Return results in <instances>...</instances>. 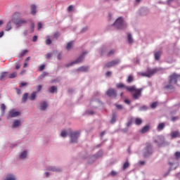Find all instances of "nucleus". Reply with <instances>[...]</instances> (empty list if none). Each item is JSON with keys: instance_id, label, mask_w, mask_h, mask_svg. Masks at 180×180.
<instances>
[{"instance_id": "nucleus-38", "label": "nucleus", "mask_w": 180, "mask_h": 180, "mask_svg": "<svg viewBox=\"0 0 180 180\" xmlns=\"http://www.w3.org/2000/svg\"><path fill=\"white\" fill-rule=\"evenodd\" d=\"M57 91V88H56V86H52L49 89V91L50 94H54Z\"/></svg>"}, {"instance_id": "nucleus-9", "label": "nucleus", "mask_w": 180, "mask_h": 180, "mask_svg": "<svg viewBox=\"0 0 180 180\" xmlns=\"http://www.w3.org/2000/svg\"><path fill=\"white\" fill-rule=\"evenodd\" d=\"M154 143H155L158 147H161V146H165V138L162 136H158L155 138Z\"/></svg>"}, {"instance_id": "nucleus-16", "label": "nucleus", "mask_w": 180, "mask_h": 180, "mask_svg": "<svg viewBox=\"0 0 180 180\" xmlns=\"http://www.w3.org/2000/svg\"><path fill=\"white\" fill-rule=\"evenodd\" d=\"M46 170L51 171L52 172H61L62 169L59 167L48 166L46 167Z\"/></svg>"}, {"instance_id": "nucleus-49", "label": "nucleus", "mask_w": 180, "mask_h": 180, "mask_svg": "<svg viewBox=\"0 0 180 180\" xmlns=\"http://www.w3.org/2000/svg\"><path fill=\"white\" fill-rule=\"evenodd\" d=\"M130 164L129 163V162H126L124 165H123V169H127V168H129Z\"/></svg>"}, {"instance_id": "nucleus-54", "label": "nucleus", "mask_w": 180, "mask_h": 180, "mask_svg": "<svg viewBox=\"0 0 180 180\" xmlns=\"http://www.w3.org/2000/svg\"><path fill=\"white\" fill-rule=\"evenodd\" d=\"M86 115H90L91 116H92V115L95 114V112L92 110H87V111H86Z\"/></svg>"}, {"instance_id": "nucleus-55", "label": "nucleus", "mask_w": 180, "mask_h": 180, "mask_svg": "<svg viewBox=\"0 0 180 180\" xmlns=\"http://www.w3.org/2000/svg\"><path fill=\"white\" fill-rule=\"evenodd\" d=\"M45 65H41L39 68V71H43L44 70Z\"/></svg>"}, {"instance_id": "nucleus-29", "label": "nucleus", "mask_w": 180, "mask_h": 180, "mask_svg": "<svg viewBox=\"0 0 180 180\" xmlns=\"http://www.w3.org/2000/svg\"><path fill=\"white\" fill-rule=\"evenodd\" d=\"M12 29V20L9 21L6 26V32H9Z\"/></svg>"}, {"instance_id": "nucleus-61", "label": "nucleus", "mask_w": 180, "mask_h": 180, "mask_svg": "<svg viewBox=\"0 0 180 180\" xmlns=\"http://www.w3.org/2000/svg\"><path fill=\"white\" fill-rule=\"evenodd\" d=\"M179 117H172V122H176L178 120Z\"/></svg>"}, {"instance_id": "nucleus-1", "label": "nucleus", "mask_w": 180, "mask_h": 180, "mask_svg": "<svg viewBox=\"0 0 180 180\" xmlns=\"http://www.w3.org/2000/svg\"><path fill=\"white\" fill-rule=\"evenodd\" d=\"M18 16H19V13H15L14 15H13L11 22L13 23V25H15V26H18V27H21V26H23V25H26V23H27V20L25 18H19Z\"/></svg>"}, {"instance_id": "nucleus-51", "label": "nucleus", "mask_w": 180, "mask_h": 180, "mask_svg": "<svg viewBox=\"0 0 180 180\" xmlns=\"http://www.w3.org/2000/svg\"><path fill=\"white\" fill-rule=\"evenodd\" d=\"M174 155L176 157V159H174V160H176H176H179L180 158V152H176L174 153Z\"/></svg>"}, {"instance_id": "nucleus-36", "label": "nucleus", "mask_w": 180, "mask_h": 180, "mask_svg": "<svg viewBox=\"0 0 180 180\" xmlns=\"http://www.w3.org/2000/svg\"><path fill=\"white\" fill-rule=\"evenodd\" d=\"M134 81V77H133V75H130L128 77V79H127V82L128 84H131V82H133Z\"/></svg>"}, {"instance_id": "nucleus-47", "label": "nucleus", "mask_w": 180, "mask_h": 180, "mask_svg": "<svg viewBox=\"0 0 180 180\" xmlns=\"http://www.w3.org/2000/svg\"><path fill=\"white\" fill-rule=\"evenodd\" d=\"M157 106H158V102H154L150 105V108L152 109H155V108H157Z\"/></svg>"}, {"instance_id": "nucleus-41", "label": "nucleus", "mask_w": 180, "mask_h": 180, "mask_svg": "<svg viewBox=\"0 0 180 180\" xmlns=\"http://www.w3.org/2000/svg\"><path fill=\"white\" fill-rule=\"evenodd\" d=\"M141 123H143V120L141 118H136L135 124H136V126H140Z\"/></svg>"}, {"instance_id": "nucleus-58", "label": "nucleus", "mask_w": 180, "mask_h": 180, "mask_svg": "<svg viewBox=\"0 0 180 180\" xmlns=\"http://www.w3.org/2000/svg\"><path fill=\"white\" fill-rule=\"evenodd\" d=\"M72 9H74V6H70L68 8V12L72 11Z\"/></svg>"}, {"instance_id": "nucleus-4", "label": "nucleus", "mask_w": 180, "mask_h": 180, "mask_svg": "<svg viewBox=\"0 0 180 180\" xmlns=\"http://www.w3.org/2000/svg\"><path fill=\"white\" fill-rule=\"evenodd\" d=\"M86 54H88V52L84 51L79 56V58H77L75 60L68 63L65 65V67L67 68H69V67H72V65H75V64H79L81 63L82 61H84V58H85V56H86Z\"/></svg>"}, {"instance_id": "nucleus-53", "label": "nucleus", "mask_w": 180, "mask_h": 180, "mask_svg": "<svg viewBox=\"0 0 180 180\" xmlns=\"http://www.w3.org/2000/svg\"><path fill=\"white\" fill-rule=\"evenodd\" d=\"M46 58H47L48 60H50V58L53 57V53H48L46 54Z\"/></svg>"}, {"instance_id": "nucleus-7", "label": "nucleus", "mask_w": 180, "mask_h": 180, "mask_svg": "<svg viewBox=\"0 0 180 180\" xmlns=\"http://www.w3.org/2000/svg\"><path fill=\"white\" fill-rule=\"evenodd\" d=\"M169 169L167 174H164L163 176L165 178L166 176H168L169 175V172L171 171L176 169L179 166V164L176 161V160H174L172 162H169Z\"/></svg>"}, {"instance_id": "nucleus-22", "label": "nucleus", "mask_w": 180, "mask_h": 180, "mask_svg": "<svg viewBox=\"0 0 180 180\" xmlns=\"http://www.w3.org/2000/svg\"><path fill=\"white\" fill-rule=\"evenodd\" d=\"M4 180H18V178L14 174H8Z\"/></svg>"}, {"instance_id": "nucleus-30", "label": "nucleus", "mask_w": 180, "mask_h": 180, "mask_svg": "<svg viewBox=\"0 0 180 180\" xmlns=\"http://www.w3.org/2000/svg\"><path fill=\"white\" fill-rule=\"evenodd\" d=\"M150 130V127L149 125H146L145 127H143L142 128V129L141 130V132L144 134V133H147V131H148Z\"/></svg>"}, {"instance_id": "nucleus-39", "label": "nucleus", "mask_w": 180, "mask_h": 180, "mask_svg": "<svg viewBox=\"0 0 180 180\" xmlns=\"http://www.w3.org/2000/svg\"><path fill=\"white\" fill-rule=\"evenodd\" d=\"M8 75V72H3L0 75V81H2Z\"/></svg>"}, {"instance_id": "nucleus-11", "label": "nucleus", "mask_w": 180, "mask_h": 180, "mask_svg": "<svg viewBox=\"0 0 180 180\" xmlns=\"http://www.w3.org/2000/svg\"><path fill=\"white\" fill-rule=\"evenodd\" d=\"M180 75L176 73H173L169 76V82L170 84H173L174 85H176L178 82V79H179Z\"/></svg>"}, {"instance_id": "nucleus-10", "label": "nucleus", "mask_w": 180, "mask_h": 180, "mask_svg": "<svg viewBox=\"0 0 180 180\" xmlns=\"http://www.w3.org/2000/svg\"><path fill=\"white\" fill-rule=\"evenodd\" d=\"M103 155V151L100 150L98 151L96 154L92 155L91 158L89 159V164H93V162H95L96 160H98V158H101Z\"/></svg>"}, {"instance_id": "nucleus-18", "label": "nucleus", "mask_w": 180, "mask_h": 180, "mask_svg": "<svg viewBox=\"0 0 180 180\" xmlns=\"http://www.w3.org/2000/svg\"><path fill=\"white\" fill-rule=\"evenodd\" d=\"M20 126H22V122L20 121V120H15L13 122V129H18V127H20Z\"/></svg>"}, {"instance_id": "nucleus-21", "label": "nucleus", "mask_w": 180, "mask_h": 180, "mask_svg": "<svg viewBox=\"0 0 180 180\" xmlns=\"http://www.w3.org/2000/svg\"><path fill=\"white\" fill-rule=\"evenodd\" d=\"M89 68L88 66H82L77 69L79 72H88Z\"/></svg>"}, {"instance_id": "nucleus-24", "label": "nucleus", "mask_w": 180, "mask_h": 180, "mask_svg": "<svg viewBox=\"0 0 180 180\" xmlns=\"http://www.w3.org/2000/svg\"><path fill=\"white\" fill-rule=\"evenodd\" d=\"M27 98H29V94L25 93L21 98L22 103H26Z\"/></svg>"}, {"instance_id": "nucleus-56", "label": "nucleus", "mask_w": 180, "mask_h": 180, "mask_svg": "<svg viewBox=\"0 0 180 180\" xmlns=\"http://www.w3.org/2000/svg\"><path fill=\"white\" fill-rule=\"evenodd\" d=\"M46 44H47V45L51 44V39H50L48 38V39L46 40Z\"/></svg>"}, {"instance_id": "nucleus-44", "label": "nucleus", "mask_w": 180, "mask_h": 180, "mask_svg": "<svg viewBox=\"0 0 180 180\" xmlns=\"http://www.w3.org/2000/svg\"><path fill=\"white\" fill-rule=\"evenodd\" d=\"M116 117H117V115H116V113H113L112 119H111V123L112 124H113L116 122Z\"/></svg>"}, {"instance_id": "nucleus-50", "label": "nucleus", "mask_w": 180, "mask_h": 180, "mask_svg": "<svg viewBox=\"0 0 180 180\" xmlns=\"http://www.w3.org/2000/svg\"><path fill=\"white\" fill-rule=\"evenodd\" d=\"M115 53V49H112L111 51H110L108 53V54H107L108 57H110V56H113V53Z\"/></svg>"}, {"instance_id": "nucleus-35", "label": "nucleus", "mask_w": 180, "mask_h": 180, "mask_svg": "<svg viewBox=\"0 0 180 180\" xmlns=\"http://www.w3.org/2000/svg\"><path fill=\"white\" fill-rule=\"evenodd\" d=\"M127 40H128V44H133V37L131 36V34H127Z\"/></svg>"}, {"instance_id": "nucleus-43", "label": "nucleus", "mask_w": 180, "mask_h": 180, "mask_svg": "<svg viewBox=\"0 0 180 180\" xmlns=\"http://www.w3.org/2000/svg\"><path fill=\"white\" fill-rule=\"evenodd\" d=\"M30 33H33L34 32V22H32L30 26Z\"/></svg>"}, {"instance_id": "nucleus-20", "label": "nucleus", "mask_w": 180, "mask_h": 180, "mask_svg": "<svg viewBox=\"0 0 180 180\" xmlns=\"http://www.w3.org/2000/svg\"><path fill=\"white\" fill-rule=\"evenodd\" d=\"M30 11H31V14H32L33 15H36V13H37V6L34 4H32L30 6Z\"/></svg>"}, {"instance_id": "nucleus-45", "label": "nucleus", "mask_w": 180, "mask_h": 180, "mask_svg": "<svg viewBox=\"0 0 180 180\" xmlns=\"http://www.w3.org/2000/svg\"><path fill=\"white\" fill-rule=\"evenodd\" d=\"M60 82V78L57 77L51 80V84H58Z\"/></svg>"}, {"instance_id": "nucleus-15", "label": "nucleus", "mask_w": 180, "mask_h": 180, "mask_svg": "<svg viewBox=\"0 0 180 180\" xmlns=\"http://www.w3.org/2000/svg\"><path fill=\"white\" fill-rule=\"evenodd\" d=\"M120 63V59H115L110 62H108L106 65H105V68H110V67H115V65H117Z\"/></svg>"}, {"instance_id": "nucleus-48", "label": "nucleus", "mask_w": 180, "mask_h": 180, "mask_svg": "<svg viewBox=\"0 0 180 180\" xmlns=\"http://www.w3.org/2000/svg\"><path fill=\"white\" fill-rule=\"evenodd\" d=\"M115 105L116 106L117 109L118 110H122L123 109H124V108L123 107L122 105H120V104H115Z\"/></svg>"}, {"instance_id": "nucleus-23", "label": "nucleus", "mask_w": 180, "mask_h": 180, "mask_svg": "<svg viewBox=\"0 0 180 180\" xmlns=\"http://www.w3.org/2000/svg\"><path fill=\"white\" fill-rule=\"evenodd\" d=\"M27 157V150H23L20 153L19 158L20 160H25Z\"/></svg>"}, {"instance_id": "nucleus-32", "label": "nucleus", "mask_w": 180, "mask_h": 180, "mask_svg": "<svg viewBox=\"0 0 180 180\" xmlns=\"http://www.w3.org/2000/svg\"><path fill=\"white\" fill-rule=\"evenodd\" d=\"M165 128V124H164V122L159 124L158 126V131H162V130H164Z\"/></svg>"}, {"instance_id": "nucleus-62", "label": "nucleus", "mask_w": 180, "mask_h": 180, "mask_svg": "<svg viewBox=\"0 0 180 180\" xmlns=\"http://www.w3.org/2000/svg\"><path fill=\"white\" fill-rule=\"evenodd\" d=\"M133 123V122H131V120H129L127 123V127H130V126H131V124Z\"/></svg>"}, {"instance_id": "nucleus-52", "label": "nucleus", "mask_w": 180, "mask_h": 180, "mask_svg": "<svg viewBox=\"0 0 180 180\" xmlns=\"http://www.w3.org/2000/svg\"><path fill=\"white\" fill-rule=\"evenodd\" d=\"M61 137H63L64 139H65V137H67V131H63L60 134Z\"/></svg>"}, {"instance_id": "nucleus-64", "label": "nucleus", "mask_w": 180, "mask_h": 180, "mask_svg": "<svg viewBox=\"0 0 180 180\" xmlns=\"http://www.w3.org/2000/svg\"><path fill=\"white\" fill-rule=\"evenodd\" d=\"M106 77H110V75H112V72L108 71L105 73Z\"/></svg>"}, {"instance_id": "nucleus-60", "label": "nucleus", "mask_w": 180, "mask_h": 180, "mask_svg": "<svg viewBox=\"0 0 180 180\" xmlns=\"http://www.w3.org/2000/svg\"><path fill=\"white\" fill-rule=\"evenodd\" d=\"M43 27V24L41 22H38V30H40Z\"/></svg>"}, {"instance_id": "nucleus-2", "label": "nucleus", "mask_w": 180, "mask_h": 180, "mask_svg": "<svg viewBox=\"0 0 180 180\" xmlns=\"http://www.w3.org/2000/svg\"><path fill=\"white\" fill-rule=\"evenodd\" d=\"M127 90L129 91V92L133 93L132 97L135 100L140 99L141 98V93L143 92V88L137 89L136 86H131L130 87H127Z\"/></svg>"}, {"instance_id": "nucleus-8", "label": "nucleus", "mask_w": 180, "mask_h": 180, "mask_svg": "<svg viewBox=\"0 0 180 180\" xmlns=\"http://www.w3.org/2000/svg\"><path fill=\"white\" fill-rule=\"evenodd\" d=\"M153 153V146L150 145V143H146V146L144 148L143 157H145V158H147V157H150V155H151Z\"/></svg>"}, {"instance_id": "nucleus-57", "label": "nucleus", "mask_w": 180, "mask_h": 180, "mask_svg": "<svg viewBox=\"0 0 180 180\" xmlns=\"http://www.w3.org/2000/svg\"><path fill=\"white\" fill-rule=\"evenodd\" d=\"M57 58H58V60H62L63 54H61V53H58Z\"/></svg>"}, {"instance_id": "nucleus-28", "label": "nucleus", "mask_w": 180, "mask_h": 180, "mask_svg": "<svg viewBox=\"0 0 180 180\" xmlns=\"http://www.w3.org/2000/svg\"><path fill=\"white\" fill-rule=\"evenodd\" d=\"M46 75H49V73L46 72H43L42 74L38 77V80L42 81L44 79V77H46Z\"/></svg>"}, {"instance_id": "nucleus-37", "label": "nucleus", "mask_w": 180, "mask_h": 180, "mask_svg": "<svg viewBox=\"0 0 180 180\" xmlns=\"http://www.w3.org/2000/svg\"><path fill=\"white\" fill-rule=\"evenodd\" d=\"M0 109L1 110V115H5V110L6 109V105L4 103L1 104Z\"/></svg>"}, {"instance_id": "nucleus-59", "label": "nucleus", "mask_w": 180, "mask_h": 180, "mask_svg": "<svg viewBox=\"0 0 180 180\" xmlns=\"http://www.w3.org/2000/svg\"><path fill=\"white\" fill-rule=\"evenodd\" d=\"M26 85H27V83L22 82L21 84L20 85V88H23V86H26Z\"/></svg>"}, {"instance_id": "nucleus-33", "label": "nucleus", "mask_w": 180, "mask_h": 180, "mask_svg": "<svg viewBox=\"0 0 180 180\" xmlns=\"http://www.w3.org/2000/svg\"><path fill=\"white\" fill-rule=\"evenodd\" d=\"M117 88L120 89V88H124V89H127V88H130V86H127L122 83H118L116 84Z\"/></svg>"}, {"instance_id": "nucleus-5", "label": "nucleus", "mask_w": 180, "mask_h": 180, "mask_svg": "<svg viewBox=\"0 0 180 180\" xmlns=\"http://www.w3.org/2000/svg\"><path fill=\"white\" fill-rule=\"evenodd\" d=\"M70 134V143L73 144H77V143H78V139H79L81 136V131H71Z\"/></svg>"}, {"instance_id": "nucleus-13", "label": "nucleus", "mask_w": 180, "mask_h": 180, "mask_svg": "<svg viewBox=\"0 0 180 180\" xmlns=\"http://www.w3.org/2000/svg\"><path fill=\"white\" fill-rule=\"evenodd\" d=\"M20 115V112L16 111V110H11L8 112V115L7 116V119L9 120V119L12 117H18Z\"/></svg>"}, {"instance_id": "nucleus-31", "label": "nucleus", "mask_w": 180, "mask_h": 180, "mask_svg": "<svg viewBox=\"0 0 180 180\" xmlns=\"http://www.w3.org/2000/svg\"><path fill=\"white\" fill-rule=\"evenodd\" d=\"M72 47H74V42L73 41H70L69 43H68L67 46H66V50H72Z\"/></svg>"}, {"instance_id": "nucleus-26", "label": "nucleus", "mask_w": 180, "mask_h": 180, "mask_svg": "<svg viewBox=\"0 0 180 180\" xmlns=\"http://www.w3.org/2000/svg\"><path fill=\"white\" fill-rule=\"evenodd\" d=\"M36 96H37V91H33L30 96L28 97V98L30 99V101H34V99H36Z\"/></svg>"}, {"instance_id": "nucleus-17", "label": "nucleus", "mask_w": 180, "mask_h": 180, "mask_svg": "<svg viewBox=\"0 0 180 180\" xmlns=\"http://www.w3.org/2000/svg\"><path fill=\"white\" fill-rule=\"evenodd\" d=\"M139 14L141 15V16H146V15H148V12H150V10H148V8L143 7L139 9Z\"/></svg>"}, {"instance_id": "nucleus-42", "label": "nucleus", "mask_w": 180, "mask_h": 180, "mask_svg": "<svg viewBox=\"0 0 180 180\" xmlns=\"http://www.w3.org/2000/svg\"><path fill=\"white\" fill-rule=\"evenodd\" d=\"M17 75H18V73L16 72H13L9 75L8 78H11V79L16 78Z\"/></svg>"}, {"instance_id": "nucleus-19", "label": "nucleus", "mask_w": 180, "mask_h": 180, "mask_svg": "<svg viewBox=\"0 0 180 180\" xmlns=\"http://www.w3.org/2000/svg\"><path fill=\"white\" fill-rule=\"evenodd\" d=\"M174 86L175 84L171 83V82H169V83L164 86V89H166V91H172Z\"/></svg>"}, {"instance_id": "nucleus-40", "label": "nucleus", "mask_w": 180, "mask_h": 180, "mask_svg": "<svg viewBox=\"0 0 180 180\" xmlns=\"http://www.w3.org/2000/svg\"><path fill=\"white\" fill-rule=\"evenodd\" d=\"M27 51H28L27 50H23L22 52H20L18 55L19 58H22V57H25Z\"/></svg>"}, {"instance_id": "nucleus-6", "label": "nucleus", "mask_w": 180, "mask_h": 180, "mask_svg": "<svg viewBox=\"0 0 180 180\" xmlns=\"http://www.w3.org/2000/svg\"><path fill=\"white\" fill-rule=\"evenodd\" d=\"M161 68H156L154 69H149L148 72H143L141 74L142 77H148V78H151L154 75V74H157L159 71H161Z\"/></svg>"}, {"instance_id": "nucleus-46", "label": "nucleus", "mask_w": 180, "mask_h": 180, "mask_svg": "<svg viewBox=\"0 0 180 180\" xmlns=\"http://www.w3.org/2000/svg\"><path fill=\"white\" fill-rule=\"evenodd\" d=\"M58 37H60V34L58 32H56L53 37L52 39L54 40H57V39H58Z\"/></svg>"}, {"instance_id": "nucleus-27", "label": "nucleus", "mask_w": 180, "mask_h": 180, "mask_svg": "<svg viewBox=\"0 0 180 180\" xmlns=\"http://www.w3.org/2000/svg\"><path fill=\"white\" fill-rule=\"evenodd\" d=\"M162 56V51H158L156 53H155V59L158 61L160 60V57Z\"/></svg>"}, {"instance_id": "nucleus-25", "label": "nucleus", "mask_w": 180, "mask_h": 180, "mask_svg": "<svg viewBox=\"0 0 180 180\" xmlns=\"http://www.w3.org/2000/svg\"><path fill=\"white\" fill-rule=\"evenodd\" d=\"M170 136L172 139H176V137H179V131H173L171 134Z\"/></svg>"}, {"instance_id": "nucleus-34", "label": "nucleus", "mask_w": 180, "mask_h": 180, "mask_svg": "<svg viewBox=\"0 0 180 180\" xmlns=\"http://www.w3.org/2000/svg\"><path fill=\"white\" fill-rule=\"evenodd\" d=\"M150 108L147 105H142L139 108L140 112H146V110H148Z\"/></svg>"}, {"instance_id": "nucleus-12", "label": "nucleus", "mask_w": 180, "mask_h": 180, "mask_svg": "<svg viewBox=\"0 0 180 180\" xmlns=\"http://www.w3.org/2000/svg\"><path fill=\"white\" fill-rule=\"evenodd\" d=\"M49 107V104H47L46 101H42L39 103L37 106L38 110H41V112H44Z\"/></svg>"}, {"instance_id": "nucleus-63", "label": "nucleus", "mask_w": 180, "mask_h": 180, "mask_svg": "<svg viewBox=\"0 0 180 180\" xmlns=\"http://www.w3.org/2000/svg\"><path fill=\"white\" fill-rule=\"evenodd\" d=\"M20 68V64L15 63V70H19Z\"/></svg>"}, {"instance_id": "nucleus-14", "label": "nucleus", "mask_w": 180, "mask_h": 180, "mask_svg": "<svg viewBox=\"0 0 180 180\" xmlns=\"http://www.w3.org/2000/svg\"><path fill=\"white\" fill-rule=\"evenodd\" d=\"M106 95L110 98H116L117 96V91L115 89H110L106 91Z\"/></svg>"}, {"instance_id": "nucleus-3", "label": "nucleus", "mask_w": 180, "mask_h": 180, "mask_svg": "<svg viewBox=\"0 0 180 180\" xmlns=\"http://www.w3.org/2000/svg\"><path fill=\"white\" fill-rule=\"evenodd\" d=\"M112 26H115V27L119 29L120 30H124V29L127 27V23L123 17H119L112 24Z\"/></svg>"}]
</instances>
